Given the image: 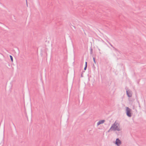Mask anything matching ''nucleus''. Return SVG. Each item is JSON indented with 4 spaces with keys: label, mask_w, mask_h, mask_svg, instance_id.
<instances>
[{
    "label": "nucleus",
    "mask_w": 146,
    "mask_h": 146,
    "mask_svg": "<svg viewBox=\"0 0 146 146\" xmlns=\"http://www.w3.org/2000/svg\"><path fill=\"white\" fill-rule=\"evenodd\" d=\"M118 123H116L115 121L114 123H113L112 125L111 128L108 131V132H110V131H120L121 129H120L119 127H118Z\"/></svg>",
    "instance_id": "1"
},
{
    "label": "nucleus",
    "mask_w": 146,
    "mask_h": 146,
    "mask_svg": "<svg viewBox=\"0 0 146 146\" xmlns=\"http://www.w3.org/2000/svg\"><path fill=\"white\" fill-rule=\"evenodd\" d=\"M126 114L127 116L130 117L131 116V110L128 107L126 109Z\"/></svg>",
    "instance_id": "2"
},
{
    "label": "nucleus",
    "mask_w": 146,
    "mask_h": 146,
    "mask_svg": "<svg viewBox=\"0 0 146 146\" xmlns=\"http://www.w3.org/2000/svg\"><path fill=\"white\" fill-rule=\"evenodd\" d=\"M126 93L127 96L129 97H131L132 96V92L128 90V89H126Z\"/></svg>",
    "instance_id": "3"
},
{
    "label": "nucleus",
    "mask_w": 146,
    "mask_h": 146,
    "mask_svg": "<svg viewBox=\"0 0 146 146\" xmlns=\"http://www.w3.org/2000/svg\"><path fill=\"white\" fill-rule=\"evenodd\" d=\"M121 144V142L120 140L118 138H117L115 141V144L117 146H119Z\"/></svg>",
    "instance_id": "4"
},
{
    "label": "nucleus",
    "mask_w": 146,
    "mask_h": 146,
    "mask_svg": "<svg viewBox=\"0 0 146 146\" xmlns=\"http://www.w3.org/2000/svg\"><path fill=\"white\" fill-rule=\"evenodd\" d=\"M105 121L104 120H101L99 121L97 123V125L98 126L100 125V124L103 123L105 122Z\"/></svg>",
    "instance_id": "5"
},
{
    "label": "nucleus",
    "mask_w": 146,
    "mask_h": 146,
    "mask_svg": "<svg viewBox=\"0 0 146 146\" xmlns=\"http://www.w3.org/2000/svg\"><path fill=\"white\" fill-rule=\"evenodd\" d=\"M10 59H11V61L12 62H13V57L12 56H11V55H10Z\"/></svg>",
    "instance_id": "6"
},
{
    "label": "nucleus",
    "mask_w": 146,
    "mask_h": 146,
    "mask_svg": "<svg viewBox=\"0 0 146 146\" xmlns=\"http://www.w3.org/2000/svg\"><path fill=\"white\" fill-rule=\"evenodd\" d=\"M92 48H91L90 49V53L91 54H92Z\"/></svg>",
    "instance_id": "7"
},
{
    "label": "nucleus",
    "mask_w": 146,
    "mask_h": 146,
    "mask_svg": "<svg viewBox=\"0 0 146 146\" xmlns=\"http://www.w3.org/2000/svg\"><path fill=\"white\" fill-rule=\"evenodd\" d=\"M113 48L114 49V50H115L117 51H118V50L117 49V48H115L114 47H113Z\"/></svg>",
    "instance_id": "8"
},
{
    "label": "nucleus",
    "mask_w": 146,
    "mask_h": 146,
    "mask_svg": "<svg viewBox=\"0 0 146 146\" xmlns=\"http://www.w3.org/2000/svg\"><path fill=\"white\" fill-rule=\"evenodd\" d=\"M93 60H94V62L95 63H96V61H95V58L94 57H93Z\"/></svg>",
    "instance_id": "9"
},
{
    "label": "nucleus",
    "mask_w": 146,
    "mask_h": 146,
    "mask_svg": "<svg viewBox=\"0 0 146 146\" xmlns=\"http://www.w3.org/2000/svg\"><path fill=\"white\" fill-rule=\"evenodd\" d=\"M87 62H85V66H86V67H87Z\"/></svg>",
    "instance_id": "10"
},
{
    "label": "nucleus",
    "mask_w": 146,
    "mask_h": 146,
    "mask_svg": "<svg viewBox=\"0 0 146 146\" xmlns=\"http://www.w3.org/2000/svg\"><path fill=\"white\" fill-rule=\"evenodd\" d=\"M87 68V67H86V66H85V67L84 68V70H86V69Z\"/></svg>",
    "instance_id": "11"
},
{
    "label": "nucleus",
    "mask_w": 146,
    "mask_h": 146,
    "mask_svg": "<svg viewBox=\"0 0 146 146\" xmlns=\"http://www.w3.org/2000/svg\"><path fill=\"white\" fill-rule=\"evenodd\" d=\"M26 4H27V6H28V4H27V0H26Z\"/></svg>",
    "instance_id": "12"
},
{
    "label": "nucleus",
    "mask_w": 146,
    "mask_h": 146,
    "mask_svg": "<svg viewBox=\"0 0 146 146\" xmlns=\"http://www.w3.org/2000/svg\"><path fill=\"white\" fill-rule=\"evenodd\" d=\"M110 45L113 48V47H114V46L111 44Z\"/></svg>",
    "instance_id": "13"
},
{
    "label": "nucleus",
    "mask_w": 146,
    "mask_h": 146,
    "mask_svg": "<svg viewBox=\"0 0 146 146\" xmlns=\"http://www.w3.org/2000/svg\"><path fill=\"white\" fill-rule=\"evenodd\" d=\"M108 43L110 44V45L111 44L108 41Z\"/></svg>",
    "instance_id": "14"
},
{
    "label": "nucleus",
    "mask_w": 146,
    "mask_h": 146,
    "mask_svg": "<svg viewBox=\"0 0 146 146\" xmlns=\"http://www.w3.org/2000/svg\"><path fill=\"white\" fill-rule=\"evenodd\" d=\"M73 27H74L75 28V27L74 26H73Z\"/></svg>",
    "instance_id": "15"
},
{
    "label": "nucleus",
    "mask_w": 146,
    "mask_h": 146,
    "mask_svg": "<svg viewBox=\"0 0 146 146\" xmlns=\"http://www.w3.org/2000/svg\"><path fill=\"white\" fill-rule=\"evenodd\" d=\"M81 76H82V75H81Z\"/></svg>",
    "instance_id": "16"
}]
</instances>
